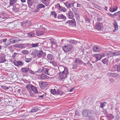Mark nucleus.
Returning <instances> with one entry per match:
<instances>
[{"mask_svg":"<svg viewBox=\"0 0 120 120\" xmlns=\"http://www.w3.org/2000/svg\"><path fill=\"white\" fill-rule=\"evenodd\" d=\"M94 111L89 110L88 109L83 110L82 112V115L84 117H88L90 120L94 118Z\"/></svg>","mask_w":120,"mask_h":120,"instance_id":"f257e3e1","label":"nucleus"},{"mask_svg":"<svg viewBox=\"0 0 120 120\" xmlns=\"http://www.w3.org/2000/svg\"><path fill=\"white\" fill-rule=\"evenodd\" d=\"M63 68L64 69V70L62 72L59 73L58 77V79L60 81H62L65 78L67 77L68 73V70L67 68Z\"/></svg>","mask_w":120,"mask_h":120,"instance_id":"f03ea898","label":"nucleus"},{"mask_svg":"<svg viewBox=\"0 0 120 120\" xmlns=\"http://www.w3.org/2000/svg\"><path fill=\"white\" fill-rule=\"evenodd\" d=\"M64 4L68 9H70V8H71L73 7L72 10L73 12H74V9L75 8L74 7V3H69L67 2L64 3Z\"/></svg>","mask_w":120,"mask_h":120,"instance_id":"7ed1b4c3","label":"nucleus"},{"mask_svg":"<svg viewBox=\"0 0 120 120\" xmlns=\"http://www.w3.org/2000/svg\"><path fill=\"white\" fill-rule=\"evenodd\" d=\"M63 49L64 52H67L70 51L72 49V46L70 44L67 45H65L62 47Z\"/></svg>","mask_w":120,"mask_h":120,"instance_id":"20e7f679","label":"nucleus"},{"mask_svg":"<svg viewBox=\"0 0 120 120\" xmlns=\"http://www.w3.org/2000/svg\"><path fill=\"white\" fill-rule=\"evenodd\" d=\"M68 23V25L71 26H75L76 25L75 21L74 19H73L70 21H68L65 23V24H67Z\"/></svg>","mask_w":120,"mask_h":120,"instance_id":"39448f33","label":"nucleus"},{"mask_svg":"<svg viewBox=\"0 0 120 120\" xmlns=\"http://www.w3.org/2000/svg\"><path fill=\"white\" fill-rule=\"evenodd\" d=\"M48 84V83L46 82H39L40 87L41 89L45 88Z\"/></svg>","mask_w":120,"mask_h":120,"instance_id":"423d86ee","label":"nucleus"},{"mask_svg":"<svg viewBox=\"0 0 120 120\" xmlns=\"http://www.w3.org/2000/svg\"><path fill=\"white\" fill-rule=\"evenodd\" d=\"M46 31V29L45 28H43L42 29L36 31V34L37 36H39L43 34L44 32Z\"/></svg>","mask_w":120,"mask_h":120,"instance_id":"0eeeda50","label":"nucleus"},{"mask_svg":"<svg viewBox=\"0 0 120 120\" xmlns=\"http://www.w3.org/2000/svg\"><path fill=\"white\" fill-rule=\"evenodd\" d=\"M105 55L107 56H118L117 52H112L111 51L105 52Z\"/></svg>","mask_w":120,"mask_h":120,"instance_id":"6e6552de","label":"nucleus"},{"mask_svg":"<svg viewBox=\"0 0 120 120\" xmlns=\"http://www.w3.org/2000/svg\"><path fill=\"white\" fill-rule=\"evenodd\" d=\"M104 54L101 55L100 54H95L94 55V56L96 59V62L98 60H100L103 57V56H104Z\"/></svg>","mask_w":120,"mask_h":120,"instance_id":"1a4fd4ad","label":"nucleus"},{"mask_svg":"<svg viewBox=\"0 0 120 120\" xmlns=\"http://www.w3.org/2000/svg\"><path fill=\"white\" fill-rule=\"evenodd\" d=\"M45 55V53H44L42 51H38L37 57L38 58H41L44 57Z\"/></svg>","mask_w":120,"mask_h":120,"instance_id":"9d476101","label":"nucleus"},{"mask_svg":"<svg viewBox=\"0 0 120 120\" xmlns=\"http://www.w3.org/2000/svg\"><path fill=\"white\" fill-rule=\"evenodd\" d=\"M6 61L5 55H0V63H4Z\"/></svg>","mask_w":120,"mask_h":120,"instance_id":"9b49d317","label":"nucleus"},{"mask_svg":"<svg viewBox=\"0 0 120 120\" xmlns=\"http://www.w3.org/2000/svg\"><path fill=\"white\" fill-rule=\"evenodd\" d=\"M57 18L58 19H61L63 21H65L66 19V16L62 14H59L58 15Z\"/></svg>","mask_w":120,"mask_h":120,"instance_id":"f8f14e48","label":"nucleus"},{"mask_svg":"<svg viewBox=\"0 0 120 120\" xmlns=\"http://www.w3.org/2000/svg\"><path fill=\"white\" fill-rule=\"evenodd\" d=\"M14 64L16 66H22L23 65V63L22 62L20 61H16V60H14L13 62Z\"/></svg>","mask_w":120,"mask_h":120,"instance_id":"ddd939ff","label":"nucleus"},{"mask_svg":"<svg viewBox=\"0 0 120 120\" xmlns=\"http://www.w3.org/2000/svg\"><path fill=\"white\" fill-rule=\"evenodd\" d=\"M103 27V24L102 23H99L97 24L96 26V29L99 30L101 29V28H102Z\"/></svg>","mask_w":120,"mask_h":120,"instance_id":"4468645a","label":"nucleus"},{"mask_svg":"<svg viewBox=\"0 0 120 120\" xmlns=\"http://www.w3.org/2000/svg\"><path fill=\"white\" fill-rule=\"evenodd\" d=\"M49 77L48 76L44 74L41 75V79L43 80L49 79Z\"/></svg>","mask_w":120,"mask_h":120,"instance_id":"2eb2a0df","label":"nucleus"},{"mask_svg":"<svg viewBox=\"0 0 120 120\" xmlns=\"http://www.w3.org/2000/svg\"><path fill=\"white\" fill-rule=\"evenodd\" d=\"M93 50L94 52H99L100 50V49L98 46L97 45L94 46L93 47Z\"/></svg>","mask_w":120,"mask_h":120,"instance_id":"dca6fc26","label":"nucleus"},{"mask_svg":"<svg viewBox=\"0 0 120 120\" xmlns=\"http://www.w3.org/2000/svg\"><path fill=\"white\" fill-rule=\"evenodd\" d=\"M113 25L115 28V29L113 30V31L115 32L118 29V26L116 22V21L114 22Z\"/></svg>","mask_w":120,"mask_h":120,"instance_id":"f3484780","label":"nucleus"},{"mask_svg":"<svg viewBox=\"0 0 120 120\" xmlns=\"http://www.w3.org/2000/svg\"><path fill=\"white\" fill-rule=\"evenodd\" d=\"M14 47L19 48H24V46L23 44H19L16 45H14Z\"/></svg>","mask_w":120,"mask_h":120,"instance_id":"a211bd4d","label":"nucleus"},{"mask_svg":"<svg viewBox=\"0 0 120 120\" xmlns=\"http://www.w3.org/2000/svg\"><path fill=\"white\" fill-rule=\"evenodd\" d=\"M68 16L69 18L72 19L74 17V15L72 12L70 11L69 12Z\"/></svg>","mask_w":120,"mask_h":120,"instance_id":"6ab92c4d","label":"nucleus"},{"mask_svg":"<svg viewBox=\"0 0 120 120\" xmlns=\"http://www.w3.org/2000/svg\"><path fill=\"white\" fill-rule=\"evenodd\" d=\"M30 69L28 68H22V71L25 73H27L29 71Z\"/></svg>","mask_w":120,"mask_h":120,"instance_id":"aec40b11","label":"nucleus"},{"mask_svg":"<svg viewBox=\"0 0 120 120\" xmlns=\"http://www.w3.org/2000/svg\"><path fill=\"white\" fill-rule=\"evenodd\" d=\"M9 4L10 6H13V5L17 1L16 0H9Z\"/></svg>","mask_w":120,"mask_h":120,"instance_id":"412c9836","label":"nucleus"},{"mask_svg":"<svg viewBox=\"0 0 120 120\" xmlns=\"http://www.w3.org/2000/svg\"><path fill=\"white\" fill-rule=\"evenodd\" d=\"M33 86L31 84H28L26 86V87L29 90L31 91L32 90V87Z\"/></svg>","mask_w":120,"mask_h":120,"instance_id":"4be33fe9","label":"nucleus"},{"mask_svg":"<svg viewBox=\"0 0 120 120\" xmlns=\"http://www.w3.org/2000/svg\"><path fill=\"white\" fill-rule=\"evenodd\" d=\"M51 15L53 16L55 18H56L57 17L56 13L54 11H51L50 16Z\"/></svg>","mask_w":120,"mask_h":120,"instance_id":"5701e85b","label":"nucleus"},{"mask_svg":"<svg viewBox=\"0 0 120 120\" xmlns=\"http://www.w3.org/2000/svg\"><path fill=\"white\" fill-rule=\"evenodd\" d=\"M48 59L50 60H52L53 58V56L52 55L49 54L47 56Z\"/></svg>","mask_w":120,"mask_h":120,"instance_id":"b1692460","label":"nucleus"},{"mask_svg":"<svg viewBox=\"0 0 120 120\" xmlns=\"http://www.w3.org/2000/svg\"><path fill=\"white\" fill-rule=\"evenodd\" d=\"M10 43H14L17 42V41H16L15 38H12L10 39Z\"/></svg>","mask_w":120,"mask_h":120,"instance_id":"393cba45","label":"nucleus"},{"mask_svg":"<svg viewBox=\"0 0 120 120\" xmlns=\"http://www.w3.org/2000/svg\"><path fill=\"white\" fill-rule=\"evenodd\" d=\"M40 44L39 43L34 44H30V46L33 47H38L39 46V44Z\"/></svg>","mask_w":120,"mask_h":120,"instance_id":"a878e982","label":"nucleus"},{"mask_svg":"<svg viewBox=\"0 0 120 120\" xmlns=\"http://www.w3.org/2000/svg\"><path fill=\"white\" fill-rule=\"evenodd\" d=\"M31 90H32L34 93H37L38 92L37 88L33 86L32 87Z\"/></svg>","mask_w":120,"mask_h":120,"instance_id":"bb28decb","label":"nucleus"},{"mask_svg":"<svg viewBox=\"0 0 120 120\" xmlns=\"http://www.w3.org/2000/svg\"><path fill=\"white\" fill-rule=\"evenodd\" d=\"M45 7V5L42 4H39L37 7V8L40 9L42 8H44Z\"/></svg>","mask_w":120,"mask_h":120,"instance_id":"cd10ccee","label":"nucleus"},{"mask_svg":"<svg viewBox=\"0 0 120 120\" xmlns=\"http://www.w3.org/2000/svg\"><path fill=\"white\" fill-rule=\"evenodd\" d=\"M13 10L15 13H16L19 11V8H16V6H13Z\"/></svg>","mask_w":120,"mask_h":120,"instance_id":"c85d7f7f","label":"nucleus"},{"mask_svg":"<svg viewBox=\"0 0 120 120\" xmlns=\"http://www.w3.org/2000/svg\"><path fill=\"white\" fill-rule=\"evenodd\" d=\"M49 39L50 40L52 45L56 44V43L55 41V40L53 39Z\"/></svg>","mask_w":120,"mask_h":120,"instance_id":"c756f323","label":"nucleus"},{"mask_svg":"<svg viewBox=\"0 0 120 120\" xmlns=\"http://www.w3.org/2000/svg\"><path fill=\"white\" fill-rule=\"evenodd\" d=\"M38 51H34L32 52L31 54L33 55V57H36L37 56V55Z\"/></svg>","mask_w":120,"mask_h":120,"instance_id":"7c9ffc66","label":"nucleus"},{"mask_svg":"<svg viewBox=\"0 0 120 120\" xmlns=\"http://www.w3.org/2000/svg\"><path fill=\"white\" fill-rule=\"evenodd\" d=\"M38 110V109L36 108H33L30 111V112H35L37 111Z\"/></svg>","mask_w":120,"mask_h":120,"instance_id":"2f4dec72","label":"nucleus"},{"mask_svg":"<svg viewBox=\"0 0 120 120\" xmlns=\"http://www.w3.org/2000/svg\"><path fill=\"white\" fill-rule=\"evenodd\" d=\"M118 8V7H116V8H113V9L111 8L109 10L111 12H114L116 11Z\"/></svg>","mask_w":120,"mask_h":120,"instance_id":"473e14b6","label":"nucleus"},{"mask_svg":"<svg viewBox=\"0 0 120 120\" xmlns=\"http://www.w3.org/2000/svg\"><path fill=\"white\" fill-rule=\"evenodd\" d=\"M49 70H50L49 69H45V73L46 75H49L50 74L49 72Z\"/></svg>","mask_w":120,"mask_h":120,"instance_id":"72a5a7b5","label":"nucleus"},{"mask_svg":"<svg viewBox=\"0 0 120 120\" xmlns=\"http://www.w3.org/2000/svg\"><path fill=\"white\" fill-rule=\"evenodd\" d=\"M69 42L70 44H75L77 43V41L74 40H71Z\"/></svg>","mask_w":120,"mask_h":120,"instance_id":"f704fd0d","label":"nucleus"},{"mask_svg":"<svg viewBox=\"0 0 120 120\" xmlns=\"http://www.w3.org/2000/svg\"><path fill=\"white\" fill-rule=\"evenodd\" d=\"M34 34L33 32L30 33L28 34V35L29 37H32L34 35Z\"/></svg>","mask_w":120,"mask_h":120,"instance_id":"c9c22d12","label":"nucleus"},{"mask_svg":"<svg viewBox=\"0 0 120 120\" xmlns=\"http://www.w3.org/2000/svg\"><path fill=\"white\" fill-rule=\"evenodd\" d=\"M59 10L61 11L65 12L66 11V9L64 7H62L60 8Z\"/></svg>","mask_w":120,"mask_h":120,"instance_id":"e433bc0d","label":"nucleus"},{"mask_svg":"<svg viewBox=\"0 0 120 120\" xmlns=\"http://www.w3.org/2000/svg\"><path fill=\"white\" fill-rule=\"evenodd\" d=\"M11 44V43L8 42V43L6 42L5 44V47L6 48H7Z\"/></svg>","mask_w":120,"mask_h":120,"instance_id":"4c0bfd02","label":"nucleus"},{"mask_svg":"<svg viewBox=\"0 0 120 120\" xmlns=\"http://www.w3.org/2000/svg\"><path fill=\"white\" fill-rule=\"evenodd\" d=\"M31 58H26L25 59V61L27 63H28L31 61Z\"/></svg>","mask_w":120,"mask_h":120,"instance_id":"58836bf2","label":"nucleus"},{"mask_svg":"<svg viewBox=\"0 0 120 120\" xmlns=\"http://www.w3.org/2000/svg\"><path fill=\"white\" fill-rule=\"evenodd\" d=\"M27 3L29 6H31L32 4V0L27 1Z\"/></svg>","mask_w":120,"mask_h":120,"instance_id":"ea45409f","label":"nucleus"},{"mask_svg":"<svg viewBox=\"0 0 120 120\" xmlns=\"http://www.w3.org/2000/svg\"><path fill=\"white\" fill-rule=\"evenodd\" d=\"M74 4H75L76 6V7H80L81 6V5L77 3V2H74L73 3Z\"/></svg>","mask_w":120,"mask_h":120,"instance_id":"a19ab883","label":"nucleus"},{"mask_svg":"<svg viewBox=\"0 0 120 120\" xmlns=\"http://www.w3.org/2000/svg\"><path fill=\"white\" fill-rule=\"evenodd\" d=\"M42 70L41 69H39L38 71H36L35 72L38 74H39L41 72H42Z\"/></svg>","mask_w":120,"mask_h":120,"instance_id":"79ce46f5","label":"nucleus"},{"mask_svg":"<svg viewBox=\"0 0 120 120\" xmlns=\"http://www.w3.org/2000/svg\"><path fill=\"white\" fill-rule=\"evenodd\" d=\"M62 6H60V4H58L56 5V7L59 8L58 9L60 10Z\"/></svg>","mask_w":120,"mask_h":120,"instance_id":"37998d69","label":"nucleus"},{"mask_svg":"<svg viewBox=\"0 0 120 120\" xmlns=\"http://www.w3.org/2000/svg\"><path fill=\"white\" fill-rule=\"evenodd\" d=\"M48 0H41L42 3L44 4H47Z\"/></svg>","mask_w":120,"mask_h":120,"instance_id":"c03bdc74","label":"nucleus"},{"mask_svg":"<svg viewBox=\"0 0 120 120\" xmlns=\"http://www.w3.org/2000/svg\"><path fill=\"white\" fill-rule=\"evenodd\" d=\"M22 53L24 54H27L28 53V51L26 50L22 51Z\"/></svg>","mask_w":120,"mask_h":120,"instance_id":"a18cd8bd","label":"nucleus"},{"mask_svg":"<svg viewBox=\"0 0 120 120\" xmlns=\"http://www.w3.org/2000/svg\"><path fill=\"white\" fill-rule=\"evenodd\" d=\"M56 90L54 89V90H51V93L53 94H55Z\"/></svg>","mask_w":120,"mask_h":120,"instance_id":"49530a36","label":"nucleus"},{"mask_svg":"<svg viewBox=\"0 0 120 120\" xmlns=\"http://www.w3.org/2000/svg\"><path fill=\"white\" fill-rule=\"evenodd\" d=\"M75 115L76 116H79L80 114L79 112L78 111H75Z\"/></svg>","mask_w":120,"mask_h":120,"instance_id":"de8ad7c7","label":"nucleus"},{"mask_svg":"<svg viewBox=\"0 0 120 120\" xmlns=\"http://www.w3.org/2000/svg\"><path fill=\"white\" fill-rule=\"evenodd\" d=\"M119 75L118 74L113 73V77H116L118 76Z\"/></svg>","mask_w":120,"mask_h":120,"instance_id":"09e8293b","label":"nucleus"},{"mask_svg":"<svg viewBox=\"0 0 120 120\" xmlns=\"http://www.w3.org/2000/svg\"><path fill=\"white\" fill-rule=\"evenodd\" d=\"M120 13V11H118V12H116L114 13V15H115V16H118L119 15Z\"/></svg>","mask_w":120,"mask_h":120,"instance_id":"8fccbe9b","label":"nucleus"},{"mask_svg":"<svg viewBox=\"0 0 120 120\" xmlns=\"http://www.w3.org/2000/svg\"><path fill=\"white\" fill-rule=\"evenodd\" d=\"M105 102H104L103 103H101V107L103 108L105 106Z\"/></svg>","mask_w":120,"mask_h":120,"instance_id":"3c124183","label":"nucleus"},{"mask_svg":"<svg viewBox=\"0 0 120 120\" xmlns=\"http://www.w3.org/2000/svg\"><path fill=\"white\" fill-rule=\"evenodd\" d=\"M116 68L117 69V71L119 72H120V66H116Z\"/></svg>","mask_w":120,"mask_h":120,"instance_id":"603ef678","label":"nucleus"},{"mask_svg":"<svg viewBox=\"0 0 120 120\" xmlns=\"http://www.w3.org/2000/svg\"><path fill=\"white\" fill-rule=\"evenodd\" d=\"M109 80L110 82L111 83H113L114 81V80L112 78H110Z\"/></svg>","mask_w":120,"mask_h":120,"instance_id":"864d4df0","label":"nucleus"},{"mask_svg":"<svg viewBox=\"0 0 120 120\" xmlns=\"http://www.w3.org/2000/svg\"><path fill=\"white\" fill-rule=\"evenodd\" d=\"M2 88L4 89H8V87L6 86H1Z\"/></svg>","mask_w":120,"mask_h":120,"instance_id":"5fc2aeb1","label":"nucleus"},{"mask_svg":"<svg viewBox=\"0 0 120 120\" xmlns=\"http://www.w3.org/2000/svg\"><path fill=\"white\" fill-rule=\"evenodd\" d=\"M77 64H82V63L83 62L81 60H79V59L78 60Z\"/></svg>","mask_w":120,"mask_h":120,"instance_id":"6e6d98bb","label":"nucleus"},{"mask_svg":"<svg viewBox=\"0 0 120 120\" xmlns=\"http://www.w3.org/2000/svg\"><path fill=\"white\" fill-rule=\"evenodd\" d=\"M17 53H15V52L14 53H13V54L12 55V57L13 58H14L17 55Z\"/></svg>","mask_w":120,"mask_h":120,"instance_id":"4d7b16f0","label":"nucleus"},{"mask_svg":"<svg viewBox=\"0 0 120 120\" xmlns=\"http://www.w3.org/2000/svg\"><path fill=\"white\" fill-rule=\"evenodd\" d=\"M64 93L63 92L61 91H59V94L60 95H62Z\"/></svg>","mask_w":120,"mask_h":120,"instance_id":"13d9d810","label":"nucleus"},{"mask_svg":"<svg viewBox=\"0 0 120 120\" xmlns=\"http://www.w3.org/2000/svg\"><path fill=\"white\" fill-rule=\"evenodd\" d=\"M113 73H109L108 75L111 77H113Z\"/></svg>","mask_w":120,"mask_h":120,"instance_id":"bf43d9fd","label":"nucleus"},{"mask_svg":"<svg viewBox=\"0 0 120 120\" xmlns=\"http://www.w3.org/2000/svg\"><path fill=\"white\" fill-rule=\"evenodd\" d=\"M97 21L98 22H99L100 21H101L102 20V19L101 18H98L97 19Z\"/></svg>","mask_w":120,"mask_h":120,"instance_id":"052dcab7","label":"nucleus"},{"mask_svg":"<svg viewBox=\"0 0 120 120\" xmlns=\"http://www.w3.org/2000/svg\"><path fill=\"white\" fill-rule=\"evenodd\" d=\"M60 90H57L56 91V92L55 94H59V91Z\"/></svg>","mask_w":120,"mask_h":120,"instance_id":"680f3d73","label":"nucleus"},{"mask_svg":"<svg viewBox=\"0 0 120 120\" xmlns=\"http://www.w3.org/2000/svg\"><path fill=\"white\" fill-rule=\"evenodd\" d=\"M77 68V66L76 65H75L73 66L72 68L73 69H75L76 68Z\"/></svg>","mask_w":120,"mask_h":120,"instance_id":"e2e57ef3","label":"nucleus"},{"mask_svg":"<svg viewBox=\"0 0 120 120\" xmlns=\"http://www.w3.org/2000/svg\"><path fill=\"white\" fill-rule=\"evenodd\" d=\"M39 11V8H37V9L35 10L34 11L35 12H38Z\"/></svg>","mask_w":120,"mask_h":120,"instance_id":"0e129e2a","label":"nucleus"},{"mask_svg":"<svg viewBox=\"0 0 120 120\" xmlns=\"http://www.w3.org/2000/svg\"><path fill=\"white\" fill-rule=\"evenodd\" d=\"M74 88H71L70 90H69V91L70 92H72V91L73 90H74Z\"/></svg>","mask_w":120,"mask_h":120,"instance_id":"69168bd1","label":"nucleus"},{"mask_svg":"<svg viewBox=\"0 0 120 120\" xmlns=\"http://www.w3.org/2000/svg\"><path fill=\"white\" fill-rule=\"evenodd\" d=\"M7 39H4L2 40V41L3 42H5L6 41H7Z\"/></svg>","mask_w":120,"mask_h":120,"instance_id":"338daca9","label":"nucleus"},{"mask_svg":"<svg viewBox=\"0 0 120 120\" xmlns=\"http://www.w3.org/2000/svg\"><path fill=\"white\" fill-rule=\"evenodd\" d=\"M117 55H120V51H119L118 52H117Z\"/></svg>","mask_w":120,"mask_h":120,"instance_id":"774afa93","label":"nucleus"}]
</instances>
